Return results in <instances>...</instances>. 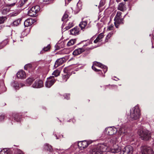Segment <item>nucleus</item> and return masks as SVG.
<instances>
[{"label": "nucleus", "mask_w": 154, "mask_h": 154, "mask_svg": "<svg viewBox=\"0 0 154 154\" xmlns=\"http://www.w3.org/2000/svg\"><path fill=\"white\" fill-rule=\"evenodd\" d=\"M18 153L19 154H23V152L21 150H18Z\"/></svg>", "instance_id": "47"}, {"label": "nucleus", "mask_w": 154, "mask_h": 154, "mask_svg": "<svg viewBox=\"0 0 154 154\" xmlns=\"http://www.w3.org/2000/svg\"><path fill=\"white\" fill-rule=\"evenodd\" d=\"M24 85L22 83L18 84L16 82H14L12 83V86L15 89H18L20 87H23Z\"/></svg>", "instance_id": "15"}, {"label": "nucleus", "mask_w": 154, "mask_h": 154, "mask_svg": "<svg viewBox=\"0 0 154 154\" xmlns=\"http://www.w3.org/2000/svg\"><path fill=\"white\" fill-rule=\"evenodd\" d=\"M18 12H16V13H12L11 14V16H16L18 14Z\"/></svg>", "instance_id": "46"}, {"label": "nucleus", "mask_w": 154, "mask_h": 154, "mask_svg": "<svg viewBox=\"0 0 154 154\" xmlns=\"http://www.w3.org/2000/svg\"><path fill=\"white\" fill-rule=\"evenodd\" d=\"M76 40L75 39H72L70 40L67 43V45L68 46H70L74 45L75 43Z\"/></svg>", "instance_id": "27"}, {"label": "nucleus", "mask_w": 154, "mask_h": 154, "mask_svg": "<svg viewBox=\"0 0 154 154\" xmlns=\"http://www.w3.org/2000/svg\"><path fill=\"white\" fill-rule=\"evenodd\" d=\"M50 48V46L48 45L47 46L43 48V50L40 52V54H43L44 53L43 51L45 52L48 51L49 50Z\"/></svg>", "instance_id": "29"}, {"label": "nucleus", "mask_w": 154, "mask_h": 154, "mask_svg": "<svg viewBox=\"0 0 154 154\" xmlns=\"http://www.w3.org/2000/svg\"><path fill=\"white\" fill-rule=\"evenodd\" d=\"M9 8L8 7H5L2 10V13L4 15L6 14L9 11Z\"/></svg>", "instance_id": "24"}, {"label": "nucleus", "mask_w": 154, "mask_h": 154, "mask_svg": "<svg viewBox=\"0 0 154 154\" xmlns=\"http://www.w3.org/2000/svg\"><path fill=\"white\" fill-rule=\"evenodd\" d=\"M17 75V77L20 79H24L26 77L25 72L23 70H20L18 72Z\"/></svg>", "instance_id": "14"}, {"label": "nucleus", "mask_w": 154, "mask_h": 154, "mask_svg": "<svg viewBox=\"0 0 154 154\" xmlns=\"http://www.w3.org/2000/svg\"><path fill=\"white\" fill-rule=\"evenodd\" d=\"M8 151L6 149L2 150L0 152V154H8Z\"/></svg>", "instance_id": "34"}, {"label": "nucleus", "mask_w": 154, "mask_h": 154, "mask_svg": "<svg viewBox=\"0 0 154 154\" xmlns=\"http://www.w3.org/2000/svg\"><path fill=\"white\" fill-rule=\"evenodd\" d=\"M6 19L5 17H0V24L3 23Z\"/></svg>", "instance_id": "36"}, {"label": "nucleus", "mask_w": 154, "mask_h": 154, "mask_svg": "<svg viewBox=\"0 0 154 154\" xmlns=\"http://www.w3.org/2000/svg\"><path fill=\"white\" fill-rule=\"evenodd\" d=\"M81 8H79L77 10L78 11H79L80 10V9Z\"/></svg>", "instance_id": "50"}, {"label": "nucleus", "mask_w": 154, "mask_h": 154, "mask_svg": "<svg viewBox=\"0 0 154 154\" xmlns=\"http://www.w3.org/2000/svg\"><path fill=\"white\" fill-rule=\"evenodd\" d=\"M118 132L121 134H124L125 133V128L123 127L121 128Z\"/></svg>", "instance_id": "33"}, {"label": "nucleus", "mask_w": 154, "mask_h": 154, "mask_svg": "<svg viewBox=\"0 0 154 154\" xmlns=\"http://www.w3.org/2000/svg\"><path fill=\"white\" fill-rule=\"evenodd\" d=\"M94 66L100 67L101 68L103 69V71L104 73L106 72L107 71V67L106 66H104L98 62H95L94 63L93 65L92 66V68L93 70L96 72L101 71V70L98 69L94 67Z\"/></svg>", "instance_id": "7"}, {"label": "nucleus", "mask_w": 154, "mask_h": 154, "mask_svg": "<svg viewBox=\"0 0 154 154\" xmlns=\"http://www.w3.org/2000/svg\"><path fill=\"white\" fill-rule=\"evenodd\" d=\"M139 134L141 139L145 140H149L151 137V132L146 129H143L141 131Z\"/></svg>", "instance_id": "3"}, {"label": "nucleus", "mask_w": 154, "mask_h": 154, "mask_svg": "<svg viewBox=\"0 0 154 154\" xmlns=\"http://www.w3.org/2000/svg\"><path fill=\"white\" fill-rule=\"evenodd\" d=\"M126 2L128 0H124Z\"/></svg>", "instance_id": "52"}, {"label": "nucleus", "mask_w": 154, "mask_h": 154, "mask_svg": "<svg viewBox=\"0 0 154 154\" xmlns=\"http://www.w3.org/2000/svg\"><path fill=\"white\" fill-rule=\"evenodd\" d=\"M140 149L142 154H153V150L150 147L143 146H141Z\"/></svg>", "instance_id": "8"}, {"label": "nucleus", "mask_w": 154, "mask_h": 154, "mask_svg": "<svg viewBox=\"0 0 154 154\" xmlns=\"http://www.w3.org/2000/svg\"><path fill=\"white\" fill-rule=\"evenodd\" d=\"M33 23L32 19H28L26 20L24 22V25L26 27H28L31 26Z\"/></svg>", "instance_id": "19"}, {"label": "nucleus", "mask_w": 154, "mask_h": 154, "mask_svg": "<svg viewBox=\"0 0 154 154\" xmlns=\"http://www.w3.org/2000/svg\"><path fill=\"white\" fill-rule=\"evenodd\" d=\"M42 86V81L39 79H36L32 85L33 87L35 88H40Z\"/></svg>", "instance_id": "12"}, {"label": "nucleus", "mask_w": 154, "mask_h": 154, "mask_svg": "<svg viewBox=\"0 0 154 154\" xmlns=\"http://www.w3.org/2000/svg\"><path fill=\"white\" fill-rule=\"evenodd\" d=\"M103 37V33H101L98 35L96 39L94 40V42L95 43H96L98 42H100Z\"/></svg>", "instance_id": "20"}, {"label": "nucleus", "mask_w": 154, "mask_h": 154, "mask_svg": "<svg viewBox=\"0 0 154 154\" xmlns=\"http://www.w3.org/2000/svg\"><path fill=\"white\" fill-rule=\"evenodd\" d=\"M117 131V129L114 127L108 128L106 130L107 133L110 135H112L116 134Z\"/></svg>", "instance_id": "13"}, {"label": "nucleus", "mask_w": 154, "mask_h": 154, "mask_svg": "<svg viewBox=\"0 0 154 154\" xmlns=\"http://www.w3.org/2000/svg\"><path fill=\"white\" fill-rule=\"evenodd\" d=\"M121 14L122 13L121 12L118 11L114 19L115 25L117 28L118 27L119 24L123 23V19L121 18Z\"/></svg>", "instance_id": "5"}, {"label": "nucleus", "mask_w": 154, "mask_h": 154, "mask_svg": "<svg viewBox=\"0 0 154 154\" xmlns=\"http://www.w3.org/2000/svg\"><path fill=\"white\" fill-rule=\"evenodd\" d=\"M45 149L51 151L52 150V147L48 144H46L45 145Z\"/></svg>", "instance_id": "26"}, {"label": "nucleus", "mask_w": 154, "mask_h": 154, "mask_svg": "<svg viewBox=\"0 0 154 154\" xmlns=\"http://www.w3.org/2000/svg\"><path fill=\"white\" fill-rule=\"evenodd\" d=\"M113 25H111L109 26L108 27L107 29L109 30H111L113 29Z\"/></svg>", "instance_id": "40"}, {"label": "nucleus", "mask_w": 154, "mask_h": 154, "mask_svg": "<svg viewBox=\"0 0 154 154\" xmlns=\"http://www.w3.org/2000/svg\"><path fill=\"white\" fill-rule=\"evenodd\" d=\"M106 143L98 145L96 147L93 149L91 151V154H102L103 152H106L108 146H109Z\"/></svg>", "instance_id": "1"}, {"label": "nucleus", "mask_w": 154, "mask_h": 154, "mask_svg": "<svg viewBox=\"0 0 154 154\" xmlns=\"http://www.w3.org/2000/svg\"><path fill=\"white\" fill-rule=\"evenodd\" d=\"M63 53H64L65 54H68L69 52V50L68 49H64L63 50Z\"/></svg>", "instance_id": "39"}, {"label": "nucleus", "mask_w": 154, "mask_h": 154, "mask_svg": "<svg viewBox=\"0 0 154 154\" xmlns=\"http://www.w3.org/2000/svg\"><path fill=\"white\" fill-rule=\"evenodd\" d=\"M140 110L137 106H136L131 110L130 117L133 120H137L140 117Z\"/></svg>", "instance_id": "2"}, {"label": "nucleus", "mask_w": 154, "mask_h": 154, "mask_svg": "<svg viewBox=\"0 0 154 154\" xmlns=\"http://www.w3.org/2000/svg\"><path fill=\"white\" fill-rule=\"evenodd\" d=\"M34 80L35 79L33 78H29L27 79L26 80V82L27 84L30 85Z\"/></svg>", "instance_id": "25"}, {"label": "nucleus", "mask_w": 154, "mask_h": 154, "mask_svg": "<svg viewBox=\"0 0 154 154\" xmlns=\"http://www.w3.org/2000/svg\"><path fill=\"white\" fill-rule=\"evenodd\" d=\"M113 34V32H111L110 33H109L106 37L105 41L107 42L108 40L111 37Z\"/></svg>", "instance_id": "32"}, {"label": "nucleus", "mask_w": 154, "mask_h": 154, "mask_svg": "<svg viewBox=\"0 0 154 154\" xmlns=\"http://www.w3.org/2000/svg\"><path fill=\"white\" fill-rule=\"evenodd\" d=\"M5 117V116L4 114H2L1 115H0V121H1L3 120Z\"/></svg>", "instance_id": "41"}, {"label": "nucleus", "mask_w": 154, "mask_h": 154, "mask_svg": "<svg viewBox=\"0 0 154 154\" xmlns=\"http://www.w3.org/2000/svg\"><path fill=\"white\" fill-rule=\"evenodd\" d=\"M68 15L66 14L65 13L63 16L62 18V21H66L67 20L66 19L68 17Z\"/></svg>", "instance_id": "35"}, {"label": "nucleus", "mask_w": 154, "mask_h": 154, "mask_svg": "<svg viewBox=\"0 0 154 154\" xmlns=\"http://www.w3.org/2000/svg\"><path fill=\"white\" fill-rule=\"evenodd\" d=\"M90 144V143L85 140L80 141L78 143V146L81 149L86 148Z\"/></svg>", "instance_id": "10"}, {"label": "nucleus", "mask_w": 154, "mask_h": 154, "mask_svg": "<svg viewBox=\"0 0 154 154\" xmlns=\"http://www.w3.org/2000/svg\"><path fill=\"white\" fill-rule=\"evenodd\" d=\"M21 21V19H20L15 20L13 22V25L14 26H17L20 23Z\"/></svg>", "instance_id": "28"}, {"label": "nucleus", "mask_w": 154, "mask_h": 154, "mask_svg": "<svg viewBox=\"0 0 154 154\" xmlns=\"http://www.w3.org/2000/svg\"><path fill=\"white\" fill-rule=\"evenodd\" d=\"M5 45L4 44V42H2L0 43V49L2 48Z\"/></svg>", "instance_id": "44"}, {"label": "nucleus", "mask_w": 154, "mask_h": 154, "mask_svg": "<svg viewBox=\"0 0 154 154\" xmlns=\"http://www.w3.org/2000/svg\"><path fill=\"white\" fill-rule=\"evenodd\" d=\"M87 23L86 21H83L81 22L79 24V26L82 29L86 26Z\"/></svg>", "instance_id": "22"}, {"label": "nucleus", "mask_w": 154, "mask_h": 154, "mask_svg": "<svg viewBox=\"0 0 154 154\" xmlns=\"http://www.w3.org/2000/svg\"><path fill=\"white\" fill-rule=\"evenodd\" d=\"M15 5V3H13L12 4H10L9 5V6H12L14 5Z\"/></svg>", "instance_id": "48"}, {"label": "nucleus", "mask_w": 154, "mask_h": 154, "mask_svg": "<svg viewBox=\"0 0 154 154\" xmlns=\"http://www.w3.org/2000/svg\"><path fill=\"white\" fill-rule=\"evenodd\" d=\"M133 151L132 147L131 146H128L121 148L120 154H132Z\"/></svg>", "instance_id": "6"}, {"label": "nucleus", "mask_w": 154, "mask_h": 154, "mask_svg": "<svg viewBox=\"0 0 154 154\" xmlns=\"http://www.w3.org/2000/svg\"><path fill=\"white\" fill-rule=\"evenodd\" d=\"M69 75L68 74H66L63 76V82H66L67 79L69 78Z\"/></svg>", "instance_id": "31"}, {"label": "nucleus", "mask_w": 154, "mask_h": 154, "mask_svg": "<svg viewBox=\"0 0 154 154\" xmlns=\"http://www.w3.org/2000/svg\"><path fill=\"white\" fill-rule=\"evenodd\" d=\"M64 59L60 58L57 60L55 63L54 66L55 68H56L62 64L64 62Z\"/></svg>", "instance_id": "17"}, {"label": "nucleus", "mask_w": 154, "mask_h": 154, "mask_svg": "<svg viewBox=\"0 0 154 154\" xmlns=\"http://www.w3.org/2000/svg\"><path fill=\"white\" fill-rule=\"evenodd\" d=\"M40 8L38 5L32 7L28 12V15L31 17H34L36 14L40 11Z\"/></svg>", "instance_id": "4"}, {"label": "nucleus", "mask_w": 154, "mask_h": 154, "mask_svg": "<svg viewBox=\"0 0 154 154\" xmlns=\"http://www.w3.org/2000/svg\"><path fill=\"white\" fill-rule=\"evenodd\" d=\"M73 26V23L72 22H70L68 24V25L66 26V29H69Z\"/></svg>", "instance_id": "37"}, {"label": "nucleus", "mask_w": 154, "mask_h": 154, "mask_svg": "<svg viewBox=\"0 0 154 154\" xmlns=\"http://www.w3.org/2000/svg\"><path fill=\"white\" fill-rule=\"evenodd\" d=\"M55 47L56 48V50H59L60 49V48L59 45V44H57L55 45Z\"/></svg>", "instance_id": "42"}, {"label": "nucleus", "mask_w": 154, "mask_h": 154, "mask_svg": "<svg viewBox=\"0 0 154 154\" xmlns=\"http://www.w3.org/2000/svg\"><path fill=\"white\" fill-rule=\"evenodd\" d=\"M65 98L67 99H69V94H66L65 96Z\"/></svg>", "instance_id": "45"}, {"label": "nucleus", "mask_w": 154, "mask_h": 154, "mask_svg": "<svg viewBox=\"0 0 154 154\" xmlns=\"http://www.w3.org/2000/svg\"><path fill=\"white\" fill-rule=\"evenodd\" d=\"M60 71L59 70L57 69L54 71L52 75H54L55 77H57L60 75Z\"/></svg>", "instance_id": "30"}, {"label": "nucleus", "mask_w": 154, "mask_h": 154, "mask_svg": "<svg viewBox=\"0 0 154 154\" xmlns=\"http://www.w3.org/2000/svg\"><path fill=\"white\" fill-rule=\"evenodd\" d=\"M85 50L83 48H79L77 49H75L73 52L72 54L73 55L75 56H77L79 54H80L82 52L84 51Z\"/></svg>", "instance_id": "16"}, {"label": "nucleus", "mask_w": 154, "mask_h": 154, "mask_svg": "<svg viewBox=\"0 0 154 154\" xmlns=\"http://www.w3.org/2000/svg\"><path fill=\"white\" fill-rule=\"evenodd\" d=\"M118 9L122 11H124L126 10V8L124 4L123 3H120L119 5Z\"/></svg>", "instance_id": "21"}, {"label": "nucleus", "mask_w": 154, "mask_h": 154, "mask_svg": "<svg viewBox=\"0 0 154 154\" xmlns=\"http://www.w3.org/2000/svg\"><path fill=\"white\" fill-rule=\"evenodd\" d=\"M32 66V65L31 64H28L25 65L24 66V69L26 70H27L29 68H31Z\"/></svg>", "instance_id": "38"}, {"label": "nucleus", "mask_w": 154, "mask_h": 154, "mask_svg": "<svg viewBox=\"0 0 154 154\" xmlns=\"http://www.w3.org/2000/svg\"><path fill=\"white\" fill-rule=\"evenodd\" d=\"M118 0H116L118 2Z\"/></svg>", "instance_id": "53"}, {"label": "nucleus", "mask_w": 154, "mask_h": 154, "mask_svg": "<svg viewBox=\"0 0 154 154\" xmlns=\"http://www.w3.org/2000/svg\"><path fill=\"white\" fill-rule=\"evenodd\" d=\"M121 150V148L118 145H113V146L110 150V152L112 153H116L120 151Z\"/></svg>", "instance_id": "11"}, {"label": "nucleus", "mask_w": 154, "mask_h": 154, "mask_svg": "<svg viewBox=\"0 0 154 154\" xmlns=\"http://www.w3.org/2000/svg\"><path fill=\"white\" fill-rule=\"evenodd\" d=\"M79 4H79L77 3V6H78V5H79Z\"/></svg>", "instance_id": "51"}, {"label": "nucleus", "mask_w": 154, "mask_h": 154, "mask_svg": "<svg viewBox=\"0 0 154 154\" xmlns=\"http://www.w3.org/2000/svg\"><path fill=\"white\" fill-rule=\"evenodd\" d=\"M56 80L54 76H51L47 79L45 83V86L48 88H50L55 82Z\"/></svg>", "instance_id": "9"}, {"label": "nucleus", "mask_w": 154, "mask_h": 154, "mask_svg": "<svg viewBox=\"0 0 154 154\" xmlns=\"http://www.w3.org/2000/svg\"><path fill=\"white\" fill-rule=\"evenodd\" d=\"M104 4V2L103 1H101L100 3V6L102 7L103 6Z\"/></svg>", "instance_id": "43"}, {"label": "nucleus", "mask_w": 154, "mask_h": 154, "mask_svg": "<svg viewBox=\"0 0 154 154\" xmlns=\"http://www.w3.org/2000/svg\"><path fill=\"white\" fill-rule=\"evenodd\" d=\"M49 0H44V2H47Z\"/></svg>", "instance_id": "49"}, {"label": "nucleus", "mask_w": 154, "mask_h": 154, "mask_svg": "<svg viewBox=\"0 0 154 154\" xmlns=\"http://www.w3.org/2000/svg\"><path fill=\"white\" fill-rule=\"evenodd\" d=\"M71 34L72 35H76L79 33V29L77 27H75L70 30Z\"/></svg>", "instance_id": "18"}, {"label": "nucleus", "mask_w": 154, "mask_h": 154, "mask_svg": "<svg viewBox=\"0 0 154 154\" xmlns=\"http://www.w3.org/2000/svg\"><path fill=\"white\" fill-rule=\"evenodd\" d=\"M118 141V139L116 137H113L111 138L110 143L111 144H116Z\"/></svg>", "instance_id": "23"}]
</instances>
